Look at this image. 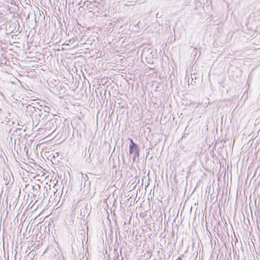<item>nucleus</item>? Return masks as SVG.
Masks as SVG:
<instances>
[{"label": "nucleus", "mask_w": 260, "mask_h": 260, "mask_svg": "<svg viewBox=\"0 0 260 260\" xmlns=\"http://www.w3.org/2000/svg\"><path fill=\"white\" fill-rule=\"evenodd\" d=\"M131 144L129 146V153L133 154L135 153L136 154H139V150L138 146L133 142V140H131Z\"/></svg>", "instance_id": "obj_1"}]
</instances>
